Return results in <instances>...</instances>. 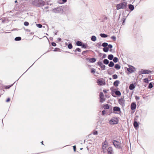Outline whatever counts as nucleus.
Listing matches in <instances>:
<instances>
[{
	"label": "nucleus",
	"mask_w": 154,
	"mask_h": 154,
	"mask_svg": "<svg viewBox=\"0 0 154 154\" xmlns=\"http://www.w3.org/2000/svg\"><path fill=\"white\" fill-rule=\"evenodd\" d=\"M125 100L124 99V97L123 98H120L118 100L119 103L122 106H125Z\"/></svg>",
	"instance_id": "423d86ee"
},
{
	"label": "nucleus",
	"mask_w": 154,
	"mask_h": 154,
	"mask_svg": "<svg viewBox=\"0 0 154 154\" xmlns=\"http://www.w3.org/2000/svg\"><path fill=\"white\" fill-rule=\"evenodd\" d=\"M113 143L114 146L116 148L119 149H122V147L120 143L116 140H113L112 141Z\"/></svg>",
	"instance_id": "7ed1b4c3"
},
{
	"label": "nucleus",
	"mask_w": 154,
	"mask_h": 154,
	"mask_svg": "<svg viewBox=\"0 0 154 154\" xmlns=\"http://www.w3.org/2000/svg\"><path fill=\"white\" fill-rule=\"evenodd\" d=\"M17 2V0H16V1H15V3H16V2Z\"/></svg>",
	"instance_id": "774afa93"
},
{
	"label": "nucleus",
	"mask_w": 154,
	"mask_h": 154,
	"mask_svg": "<svg viewBox=\"0 0 154 154\" xmlns=\"http://www.w3.org/2000/svg\"><path fill=\"white\" fill-rule=\"evenodd\" d=\"M97 63L98 65L100 66L102 70H105V69L106 66L105 65H103L101 62H98Z\"/></svg>",
	"instance_id": "6e6552de"
},
{
	"label": "nucleus",
	"mask_w": 154,
	"mask_h": 154,
	"mask_svg": "<svg viewBox=\"0 0 154 154\" xmlns=\"http://www.w3.org/2000/svg\"><path fill=\"white\" fill-rule=\"evenodd\" d=\"M61 11V8H57L53 9L52 11L55 13H59Z\"/></svg>",
	"instance_id": "1a4fd4ad"
},
{
	"label": "nucleus",
	"mask_w": 154,
	"mask_h": 154,
	"mask_svg": "<svg viewBox=\"0 0 154 154\" xmlns=\"http://www.w3.org/2000/svg\"><path fill=\"white\" fill-rule=\"evenodd\" d=\"M113 151L112 147H109L107 149L108 154H113Z\"/></svg>",
	"instance_id": "9d476101"
},
{
	"label": "nucleus",
	"mask_w": 154,
	"mask_h": 154,
	"mask_svg": "<svg viewBox=\"0 0 154 154\" xmlns=\"http://www.w3.org/2000/svg\"><path fill=\"white\" fill-rule=\"evenodd\" d=\"M10 100V98H8L7 100H6V102H8Z\"/></svg>",
	"instance_id": "052dcab7"
},
{
	"label": "nucleus",
	"mask_w": 154,
	"mask_h": 154,
	"mask_svg": "<svg viewBox=\"0 0 154 154\" xmlns=\"http://www.w3.org/2000/svg\"><path fill=\"white\" fill-rule=\"evenodd\" d=\"M100 36L102 38H106L108 36V35L104 33H101L100 35Z\"/></svg>",
	"instance_id": "aec40b11"
},
{
	"label": "nucleus",
	"mask_w": 154,
	"mask_h": 154,
	"mask_svg": "<svg viewBox=\"0 0 154 154\" xmlns=\"http://www.w3.org/2000/svg\"><path fill=\"white\" fill-rule=\"evenodd\" d=\"M136 104L134 102L131 103V110H134L136 108Z\"/></svg>",
	"instance_id": "f8f14e48"
},
{
	"label": "nucleus",
	"mask_w": 154,
	"mask_h": 154,
	"mask_svg": "<svg viewBox=\"0 0 154 154\" xmlns=\"http://www.w3.org/2000/svg\"><path fill=\"white\" fill-rule=\"evenodd\" d=\"M123 20V22L122 23V24H124V23L125 21V19L123 18L122 20Z\"/></svg>",
	"instance_id": "4d7b16f0"
},
{
	"label": "nucleus",
	"mask_w": 154,
	"mask_h": 154,
	"mask_svg": "<svg viewBox=\"0 0 154 154\" xmlns=\"http://www.w3.org/2000/svg\"><path fill=\"white\" fill-rule=\"evenodd\" d=\"M48 6H47V7H45V8L46 9H48Z\"/></svg>",
	"instance_id": "69168bd1"
},
{
	"label": "nucleus",
	"mask_w": 154,
	"mask_h": 154,
	"mask_svg": "<svg viewBox=\"0 0 154 154\" xmlns=\"http://www.w3.org/2000/svg\"><path fill=\"white\" fill-rule=\"evenodd\" d=\"M135 88V86L133 84H131L129 86V88L131 90H132L134 89Z\"/></svg>",
	"instance_id": "f3484780"
},
{
	"label": "nucleus",
	"mask_w": 154,
	"mask_h": 154,
	"mask_svg": "<svg viewBox=\"0 0 154 154\" xmlns=\"http://www.w3.org/2000/svg\"><path fill=\"white\" fill-rule=\"evenodd\" d=\"M103 91L105 93L107 92L105 90H103Z\"/></svg>",
	"instance_id": "e2e57ef3"
},
{
	"label": "nucleus",
	"mask_w": 154,
	"mask_h": 154,
	"mask_svg": "<svg viewBox=\"0 0 154 154\" xmlns=\"http://www.w3.org/2000/svg\"><path fill=\"white\" fill-rule=\"evenodd\" d=\"M135 99L136 100H137L140 99V97L137 96H135Z\"/></svg>",
	"instance_id": "8fccbe9b"
},
{
	"label": "nucleus",
	"mask_w": 154,
	"mask_h": 154,
	"mask_svg": "<svg viewBox=\"0 0 154 154\" xmlns=\"http://www.w3.org/2000/svg\"><path fill=\"white\" fill-rule=\"evenodd\" d=\"M106 57V55L105 54H104L102 58H105Z\"/></svg>",
	"instance_id": "5fc2aeb1"
},
{
	"label": "nucleus",
	"mask_w": 154,
	"mask_h": 154,
	"mask_svg": "<svg viewBox=\"0 0 154 154\" xmlns=\"http://www.w3.org/2000/svg\"><path fill=\"white\" fill-rule=\"evenodd\" d=\"M77 51H78L79 52H80L81 51V49L79 48H77L74 51V52H76Z\"/></svg>",
	"instance_id": "2f4dec72"
},
{
	"label": "nucleus",
	"mask_w": 154,
	"mask_h": 154,
	"mask_svg": "<svg viewBox=\"0 0 154 154\" xmlns=\"http://www.w3.org/2000/svg\"><path fill=\"white\" fill-rule=\"evenodd\" d=\"M51 45L52 46L55 47L56 46V44L54 42H53L51 43Z\"/></svg>",
	"instance_id": "603ef678"
},
{
	"label": "nucleus",
	"mask_w": 154,
	"mask_h": 154,
	"mask_svg": "<svg viewBox=\"0 0 154 154\" xmlns=\"http://www.w3.org/2000/svg\"><path fill=\"white\" fill-rule=\"evenodd\" d=\"M32 5L37 7H41L44 6L45 3L42 0H33L32 2Z\"/></svg>",
	"instance_id": "f257e3e1"
},
{
	"label": "nucleus",
	"mask_w": 154,
	"mask_h": 154,
	"mask_svg": "<svg viewBox=\"0 0 154 154\" xmlns=\"http://www.w3.org/2000/svg\"><path fill=\"white\" fill-rule=\"evenodd\" d=\"M103 107L104 108V109H108L109 108V106L108 104H105L103 105Z\"/></svg>",
	"instance_id": "a211bd4d"
},
{
	"label": "nucleus",
	"mask_w": 154,
	"mask_h": 154,
	"mask_svg": "<svg viewBox=\"0 0 154 154\" xmlns=\"http://www.w3.org/2000/svg\"><path fill=\"white\" fill-rule=\"evenodd\" d=\"M21 38L20 37H17L15 38V40L16 41H19L21 40Z\"/></svg>",
	"instance_id": "7c9ffc66"
},
{
	"label": "nucleus",
	"mask_w": 154,
	"mask_h": 154,
	"mask_svg": "<svg viewBox=\"0 0 154 154\" xmlns=\"http://www.w3.org/2000/svg\"><path fill=\"white\" fill-rule=\"evenodd\" d=\"M97 83L100 85H104L103 81L101 80L98 79L97 81Z\"/></svg>",
	"instance_id": "4468645a"
},
{
	"label": "nucleus",
	"mask_w": 154,
	"mask_h": 154,
	"mask_svg": "<svg viewBox=\"0 0 154 154\" xmlns=\"http://www.w3.org/2000/svg\"><path fill=\"white\" fill-rule=\"evenodd\" d=\"M106 111L105 110H103L102 112V115H104Z\"/></svg>",
	"instance_id": "6e6d98bb"
},
{
	"label": "nucleus",
	"mask_w": 154,
	"mask_h": 154,
	"mask_svg": "<svg viewBox=\"0 0 154 154\" xmlns=\"http://www.w3.org/2000/svg\"><path fill=\"white\" fill-rule=\"evenodd\" d=\"M63 3H65L66 2L67 0H62Z\"/></svg>",
	"instance_id": "0e129e2a"
},
{
	"label": "nucleus",
	"mask_w": 154,
	"mask_h": 154,
	"mask_svg": "<svg viewBox=\"0 0 154 154\" xmlns=\"http://www.w3.org/2000/svg\"><path fill=\"white\" fill-rule=\"evenodd\" d=\"M41 143L42 144H43V141H42Z\"/></svg>",
	"instance_id": "338daca9"
},
{
	"label": "nucleus",
	"mask_w": 154,
	"mask_h": 154,
	"mask_svg": "<svg viewBox=\"0 0 154 154\" xmlns=\"http://www.w3.org/2000/svg\"><path fill=\"white\" fill-rule=\"evenodd\" d=\"M112 77L113 79H117L118 78V76L116 74L113 75Z\"/></svg>",
	"instance_id": "c9c22d12"
},
{
	"label": "nucleus",
	"mask_w": 154,
	"mask_h": 154,
	"mask_svg": "<svg viewBox=\"0 0 154 154\" xmlns=\"http://www.w3.org/2000/svg\"><path fill=\"white\" fill-rule=\"evenodd\" d=\"M100 102H103L105 101V99L103 98V97H100Z\"/></svg>",
	"instance_id": "58836bf2"
},
{
	"label": "nucleus",
	"mask_w": 154,
	"mask_h": 154,
	"mask_svg": "<svg viewBox=\"0 0 154 154\" xmlns=\"http://www.w3.org/2000/svg\"><path fill=\"white\" fill-rule=\"evenodd\" d=\"M108 45V44L106 42H104L102 44V46L104 47H106Z\"/></svg>",
	"instance_id": "473e14b6"
},
{
	"label": "nucleus",
	"mask_w": 154,
	"mask_h": 154,
	"mask_svg": "<svg viewBox=\"0 0 154 154\" xmlns=\"http://www.w3.org/2000/svg\"><path fill=\"white\" fill-rule=\"evenodd\" d=\"M114 67L115 69L117 70L121 68L120 66L118 64L115 65Z\"/></svg>",
	"instance_id": "6ab92c4d"
},
{
	"label": "nucleus",
	"mask_w": 154,
	"mask_h": 154,
	"mask_svg": "<svg viewBox=\"0 0 154 154\" xmlns=\"http://www.w3.org/2000/svg\"><path fill=\"white\" fill-rule=\"evenodd\" d=\"M61 40V39L60 38H58V40L59 41H60Z\"/></svg>",
	"instance_id": "680f3d73"
},
{
	"label": "nucleus",
	"mask_w": 154,
	"mask_h": 154,
	"mask_svg": "<svg viewBox=\"0 0 154 154\" xmlns=\"http://www.w3.org/2000/svg\"><path fill=\"white\" fill-rule=\"evenodd\" d=\"M24 28V30L26 32H30L31 31L30 29H25Z\"/></svg>",
	"instance_id": "864d4df0"
},
{
	"label": "nucleus",
	"mask_w": 154,
	"mask_h": 154,
	"mask_svg": "<svg viewBox=\"0 0 154 154\" xmlns=\"http://www.w3.org/2000/svg\"><path fill=\"white\" fill-rule=\"evenodd\" d=\"M86 60H89V61L91 63L95 62L96 60V59L94 58H86Z\"/></svg>",
	"instance_id": "9b49d317"
},
{
	"label": "nucleus",
	"mask_w": 154,
	"mask_h": 154,
	"mask_svg": "<svg viewBox=\"0 0 154 154\" xmlns=\"http://www.w3.org/2000/svg\"><path fill=\"white\" fill-rule=\"evenodd\" d=\"M115 93L116 95H117L119 96H120L121 95V93L119 91H116L115 92Z\"/></svg>",
	"instance_id": "393cba45"
},
{
	"label": "nucleus",
	"mask_w": 154,
	"mask_h": 154,
	"mask_svg": "<svg viewBox=\"0 0 154 154\" xmlns=\"http://www.w3.org/2000/svg\"><path fill=\"white\" fill-rule=\"evenodd\" d=\"M119 81L118 80H116L113 83V85L114 86L117 87L118 86L119 84Z\"/></svg>",
	"instance_id": "2eb2a0df"
},
{
	"label": "nucleus",
	"mask_w": 154,
	"mask_h": 154,
	"mask_svg": "<svg viewBox=\"0 0 154 154\" xmlns=\"http://www.w3.org/2000/svg\"><path fill=\"white\" fill-rule=\"evenodd\" d=\"M24 25L25 26H28L29 25V23L28 22H25L24 23Z\"/></svg>",
	"instance_id": "37998d69"
},
{
	"label": "nucleus",
	"mask_w": 154,
	"mask_h": 154,
	"mask_svg": "<svg viewBox=\"0 0 154 154\" xmlns=\"http://www.w3.org/2000/svg\"><path fill=\"white\" fill-rule=\"evenodd\" d=\"M36 26L39 28H41L42 26V25L40 24H36Z\"/></svg>",
	"instance_id": "79ce46f5"
},
{
	"label": "nucleus",
	"mask_w": 154,
	"mask_h": 154,
	"mask_svg": "<svg viewBox=\"0 0 154 154\" xmlns=\"http://www.w3.org/2000/svg\"><path fill=\"white\" fill-rule=\"evenodd\" d=\"M82 48H86L87 45L86 44H82L81 45Z\"/></svg>",
	"instance_id": "e433bc0d"
},
{
	"label": "nucleus",
	"mask_w": 154,
	"mask_h": 154,
	"mask_svg": "<svg viewBox=\"0 0 154 154\" xmlns=\"http://www.w3.org/2000/svg\"><path fill=\"white\" fill-rule=\"evenodd\" d=\"M98 134L97 131H94L93 132V134L94 135H97Z\"/></svg>",
	"instance_id": "49530a36"
},
{
	"label": "nucleus",
	"mask_w": 154,
	"mask_h": 154,
	"mask_svg": "<svg viewBox=\"0 0 154 154\" xmlns=\"http://www.w3.org/2000/svg\"><path fill=\"white\" fill-rule=\"evenodd\" d=\"M127 70L130 72L132 73L135 71V68L132 66H130L128 68Z\"/></svg>",
	"instance_id": "0eeeda50"
},
{
	"label": "nucleus",
	"mask_w": 154,
	"mask_h": 154,
	"mask_svg": "<svg viewBox=\"0 0 154 154\" xmlns=\"http://www.w3.org/2000/svg\"><path fill=\"white\" fill-rule=\"evenodd\" d=\"M152 71L150 70H149L146 69H142L139 72V74H149L151 73Z\"/></svg>",
	"instance_id": "39448f33"
},
{
	"label": "nucleus",
	"mask_w": 154,
	"mask_h": 154,
	"mask_svg": "<svg viewBox=\"0 0 154 154\" xmlns=\"http://www.w3.org/2000/svg\"><path fill=\"white\" fill-rule=\"evenodd\" d=\"M76 45L78 46H81L82 44V43L79 41H78L76 42Z\"/></svg>",
	"instance_id": "a878e982"
},
{
	"label": "nucleus",
	"mask_w": 154,
	"mask_h": 154,
	"mask_svg": "<svg viewBox=\"0 0 154 154\" xmlns=\"http://www.w3.org/2000/svg\"><path fill=\"white\" fill-rule=\"evenodd\" d=\"M104 94L103 92H100V97H103Z\"/></svg>",
	"instance_id": "a18cd8bd"
},
{
	"label": "nucleus",
	"mask_w": 154,
	"mask_h": 154,
	"mask_svg": "<svg viewBox=\"0 0 154 154\" xmlns=\"http://www.w3.org/2000/svg\"><path fill=\"white\" fill-rule=\"evenodd\" d=\"M113 59V61L115 63L117 62L119 60L118 58L117 57H114Z\"/></svg>",
	"instance_id": "c85d7f7f"
},
{
	"label": "nucleus",
	"mask_w": 154,
	"mask_h": 154,
	"mask_svg": "<svg viewBox=\"0 0 154 154\" xmlns=\"http://www.w3.org/2000/svg\"><path fill=\"white\" fill-rule=\"evenodd\" d=\"M127 6V2H121L116 5V9L118 10L121 9H126Z\"/></svg>",
	"instance_id": "f03ea898"
},
{
	"label": "nucleus",
	"mask_w": 154,
	"mask_h": 154,
	"mask_svg": "<svg viewBox=\"0 0 154 154\" xmlns=\"http://www.w3.org/2000/svg\"><path fill=\"white\" fill-rule=\"evenodd\" d=\"M58 49H59V48H55L54 49V51H57V50Z\"/></svg>",
	"instance_id": "bf43d9fd"
},
{
	"label": "nucleus",
	"mask_w": 154,
	"mask_h": 154,
	"mask_svg": "<svg viewBox=\"0 0 154 154\" xmlns=\"http://www.w3.org/2000/svg\"><path fill=\"white\" fill-rule=\"evenodd\" d=\"M73 149H74V151L75 152V151L76 149L75 146H73Z\"/></svg>",
	"instance_id": "13d9d810"
},
{
	"label": "nucleus",
	"mask_w": 154,
	"mask_h": 154,
	"mask_svg": "<svg viewBox=\"0 0 154 154\" xmlns=\"http://www.w3.org/2000/svg\"><path fill=\"white\" fill-rule=\"evenodd\" d=\"M95 71H96V70L94 68H93L91 69V73H94L95 72Z\"/></svg>",
	"instance_id": "a19ab883"
},
{
	"label": "nucleus",
	"mask_w": 154,
	"mask_h": 154,
	"mask_svg": "<svg viewBox=\"0 0 154 154\" xmlns=\"http://www.w3.org/2000/svg\"><path fill=\"white\" fill-rule=\"evenodd\" d=\"M107 145L103 144V145L102 146V149H103L104 150L107 147Z\"/></svg>",
	"instance_id": "72a5a7b5"
},
{
	"label": "nucleus",
	"mask_w": 154,
	"mask_h": 154,
	"mask_svg": "<svg viewBox=\"0 0 154 154\" xmlns=\"http://www.w3.org/2000/svg\"><path fill=\"white\" fill-rule=\"evenodd\" d=\"M128 8L131 11H132L134 9V5L131 4H129L128 5Z\"/></svg>",
	"instance_id": "dca6fc26"
},
{
	"label": "nucleus",
	"mask_w": 154,
	"mask_h": 154,
	"mask_svg": "<svg viewBox=\"0 0 154 154\" xmlns=\"http://www.w3.org/2000/svg\"><path fill=\"white\" fill-rule=\"evenodd\" d=\"M13 85V84L11 85L6 86L5 87V88H6V89H8L10 88L11 86H12Z\"/></svg>",
	"instance_id": "de8ad7c7"
},
{
	"label": "nucleus",
	"mask_w": 154,
	"mask_h": 154,
	"mask_svg": "<svg viewBox=\"0 0 154 154\" xmlns=\"http://www.w3.org/2000/svg\"><path fill=\"white\" fill-rule=\"evenodd\" d=\"M102 144L104 145H108V143L107 141L106 140L103 143H102Z\"/></svg>",
	"instance_id": "09e8293b"
},
{
	"label": "nucleus",
	"mask_w": 154,
	"mask_h": 154,
	"mask_svg": "<svg viewBox=\"0 0 154 154\" xmlns=\"http://www.w3.org/2000/svg\"><path fill=\"white\" fill-rule=\"evenodd\" d=\"M114 65V63L112 61H110L109 63V64L108 66L110 67H112Z\"/></svg>",
	"instance_id": "5701e85b"
},
{
	"label": "nucleus",
	"mask_w": 154,
	"mask_h": 154,
	"mask_svg": "<svg viewBox=\"0 0 154 154\" xmlns=\"http://www.w3.org/2000/svg\"><path fill=\"white\" fill-rule=\"evenodd\" d=\"M113 110L114 111L120 112V108L118 106H115L113 107Z\"/></svg>",
	"instance_id": "ddd939ff"
},
{
	"label": "nucleus",
	"mask_w": 154,
	"mask_h": 154,
	"mask_svg": "<svg viewBox=\"0 0 154 154\" xmlns=\"http://www.w3.org/2000/svg\"><path fill=\"white\" fill-rule=\"evenodd\" d=\"M88 50H86V51H83L82 52V55H85V54L86 53H87V52L88 51Z\"/></svg>",
	"instance_id": "c03bdc74"
},
{
	"label": "nucleus",
	"mask_w": 154,
	"mask_h": 154,
	"mask_svg": "<svg viewBox=\"0 0 154 154\" xmlns=\"http://www.w3.org/2000/svg\"><path fill=\"white\" fill-rule=\"evenodd\" d=\"M91 39L92 41L95 42L96 40V37L94 35H93L92 36Z\"/></svg>",
	"instance_id": "b1692460"
},
{
	"label": "nucleus",
	"mask_w": 154,
	"mask_h": 154,
	"mask_svg": "<svg viewBox=\"0 0 154 154\" xmlns=\"http://www.w3.org/2000/svg\"><path fill=\"white\" fill-rule=\"evenodd\" d=\"M143 82L146 83H148L149 82V80L147 78H145L143 80Z\"/></svg>",
	"instance_id": "4c0bfd02"
},
{
	"label": "nucleus",
	"mask_w": 154,
	"mask_h": 154,
	"mask_svg": "<svg viewBox=\"0 0 154 154\" xmlns=\"http://www.w3.org/2000/svg\"><path fill=\"white\" fill-rule=\"evenodd\" d=\"M153 87L152 83L150 82L149 83L148 85V88L149 89L152 88Z\"/></svg>",
	"instance_id": "c756f323"
},
{
	"label": "nucleus",
	"mask_w": 154,
	"mask_h": 154,
	"mask_svg": "<svg viewBox=\"0 0 154 154\" xmlns=\"http://www.w3.org/2000/svg\"><path fill=\"white\" fill-rule=\"evenodd\" d=\"M103 50L104 52H107L108 51L109 48H108L107 47H104L103 48Z\"/></svg>",
	"instance_id": "cd10ccee"
},
{
	"label": "nucleus",
	"mask_w": 154,
	"mask_h": 154,
	"mask_svg": "<svg viewBox=\"0 0 154 154\" xmlns=\"http://www.w3.org/2000/svg\"><path fill=\"white\" fill-rule=\"evenodd\" d=\"M134 126L135 128L139 126V124L136 121H134Z\"/></svg>",
	"instance_id": "bb28decb"
},
{
	"label": "nucleus",
	"mask_w": 154,
	"mask_h": 154,
	"mask_svg": "<svg viewBox=\"0 0 154 154\" xmlns=\"http://www.w3.org/2000/svg\"><path fill=\"white\" fill-rule=\"evenodd\" d=\"M109 62V61L107 59H105L103 61V63L105 64H108Z\"/></svg>",
	"instance_id": "4be33fe9"
},
{
	"label": "nucleus",
	"mask_w": 154,
	"mask_h": 154,
	"mask_svg": "<svg viewBox=\"0 0 154 154\" xmlns=\"http://www.w3.org/2000/svg\"><path fill=\"white\" fill-rule=\"evenodd\" d=\"M109 123L111 125H114L118 123V120L117 118H114L111 119L109 121Z\"/></svg>",
	"instance_id": "20e7f679"
},
{
	"label": "nucleus",
	"mask_w": 154,
	"mask_h": 154,
	"mask_svg": "<svg viewBox=\"0 0 154 154\" xmlns=\"http://www.w3.org/2000/svg\"><path fill=\"white\" fill-rule=\"evenodd\" d=\"M68 47L69 49H71L72 48V46L71 43H69L68 45Z\"/></svg>",
	"instance_id": "f704fd0d"
},
{
	"label": "nucleus",
	"mask_w": 154,
	"mask_h": 154,
	"mask_svg": "<svg viewBox=\"0 0 154 154\" xmlns=\"http://www.w3.org/2000/svg\"><path fill=\"white\" fill-rule=\"evenodd\" d=\"M111 38L114 41H115L116 39V37L114 36H111Z\"/></svg>",
	"instance_id": "ea45409f"
},
{
	"label": "nucleus",
	"mask_w": 154,
	"mask_h": 154,
	"mask_svg": "<svg viewBox=\"0 0 154 154\" xmlns=\"http://www.w3.org/2000/svg\"><path fill=\"white\" fill-rule=\"evenodd\" d=\"M108 48H109H109H110V49L112 48V47H113L112 45L111 44H109V45H108Z\"/></svg>",
	"instance_id": "3c124183"
},
{
	"label": "nucleus",
	"mask_w": 154,
	"mask_h": 154,
	"mask_svg": "<svg viewBox=\"0 0 154 154\" xmlns=\"http://www.w3.org/2000/svg\"><path fill=\"white\" fill-rule=\"evenodd\" d=\"M108 58L109 60H112L113 58V56L112 54H109L108 56Z\"/></svg>",
	"instance_id": "412c9836"
}]
</instances>
